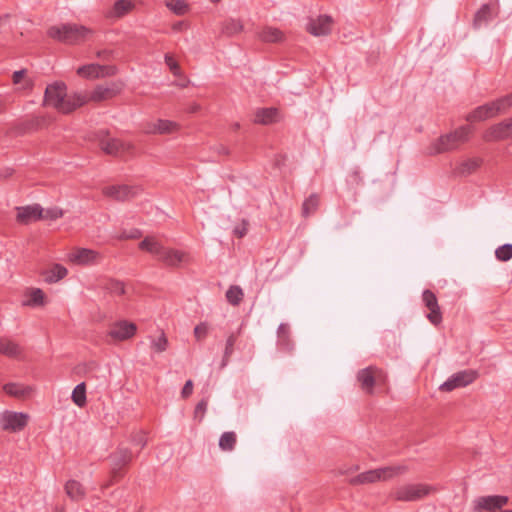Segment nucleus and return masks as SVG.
<instances>
[{
    "mask_svg": "<svg viewBox=\"0 0 512 512\" xmlns=\"http://www.w3.org/2000/svg\"><path fill=\"white\" fill-rule=\"evenodd\" d=\"M495 256L499 261H509L512 258V244H504L495 250Z\"/></svg>",
    "mask_w": 512,
    "mask_h": 512,
    "instance_id": "nucleus-43",
    "label": "nucleus"
},
{
    "mask_svg": "<svg viewBox=\"0 0 512 512\" xmlns=\"http://www.w3.org/2000/svg\"><path fill=\"white\" fill-rule=\"evenodd\" d=\"M320 199L316 193L311 194L302 204V216L309 217L319 207Z\"/></svg>",
    "mask_w": 512,
    "mask_h": 512,
    "instance_id": "nucleus-30",
    "label": "nucleus"
},
{
    "mask_svg": "<svg viewBox=\"0 0 512 512\" xmlns=\"http://www.w3.org/2000/svg\"><path fill=\"white\" fill-rule=\"evenodd\" d=\"M512 106V94L501 97L495 101L477 107L466 116L469 122L483 121L504 112Z\"/></svg>",
    "mask_w": 512,
    "mask_h": 512,
    "instance_id": "nucleus-5",
    "label": "nucleus"
},
{
    "mask_svg": "<svg viewBox=\"0 0 512 512\" xmlns=\"http://www.w3.org/2000/svg\"><path fill=\"white\" fill-rule=\"evenodd\" d=\"M28 419L26 413L5 411L0 417L1 428L5 431L19 432L27 426Z\"/></svg>",
    "mask_w": 512,
    "mask_h": 512,
    "instance_id": "nucleus-11",
    "label": "nucleus"
},
{
    "mask_svg": "<svg viewBox=\"0 0 512 512\" xmlns=\"http://www.w3.org/2000/svg\"><path fill=\"white\" fill-rule=\"evenodd\" d=\"M4 391L14 397H24L31 392L30 387H24L17 383H7L3 386Z\"/></svg>",
    "mask_w": 512,
    "mask_h": 512,
    "instance_id": "nucleus-35",
    "label": "nucleus"
},
{
    "mask_svg": "<svg viewBox=\"0 0 512 512\" xmlns=\"http://www.w3.org/2000/svg\"><path fill=\"white\" fill-rule=\"evenodd\" d=\"M508 503V497L502 495H491L478 497L474 501V510L482 511L487 510L493 512L497 509H501Z\"/></svg>",
    "mask_w": 512,
    "mask_h": 512,
    "instance_id": "nucleus-19",
    "label": "nucleus"
},
{
    "mask_svg": "<svg viewBox=\"0 0 512 512\" xmlns=\"http://www.w3.org/2000/svg\"><path fill=\"white\" fill-rule=\"evenodd\" d=\"M333 19L328 15H319L316 18H310L306 30L315 37L327 36L332 31Z\"/></svg>",
    "mask_w": 512,
    "mask_h": 512,
    "instance_id": "nucleus-15",
    "label": "nucleus"
},
{
    "mask_svg": "<svg viewBox=\"0 0 512 512\" xmlns=\"http://www.w3.org/2000/svg\"><path fill=\"white\" fill-rule=\"evenodd\" d=\"M111 55V51L109 50H102L97 53V56L103 59H109Z\"/></svg>",
    "mask_w": 512,
    "mask_h": 512,
    "instance_id": "nucleus-56",
    "label": "nucleus"
},
{
    "mask_svg": "<svg viewBox=\"0 0 512 512\" xmlns=\"http://www.w3.org/2000/svg\"><path fill=\"white\" fill-rule=\"evenodd\" d=\"M482 163L480 158H471L463 161L457 167V172L461 175H469L476 171Z\"/></svg>",
    "mask_w": 512,
    "mask_h": 512,
    "instance_id": "nucleus-32",
    "label": "nucleus"
},
{
    "mask_svg": "<svg viewBox=\"0 0 512 512\" xmlns=\"http://www.w3.org/2000/svg\"><path fill=\"white\" fill-rule=\"evenodd\" d=\"M207 406H208L207 399L200 400L198 402V404L196 405L195 410H194L195 417H199L200 420H202L203 417H204V414H205V412L207 410Z\"/></svg>",
    "mask_w": 512,
    "mask_h": 512,
    "instance_id": "nucleus-49",
    "label": "nucleus"
},
{
    "mask_svg": "<svg viewBox=\"0 0 512 512\" xmlns=\"http://www.w3.org/2000/svg\"><path fill=\"white\" fill-rule=\"evenodd\" d=\"M356 378L362 391L366 394H372L376 383L384 381L385 376L380 368L369 366L359 370Z\"/></svg>",
    "mask_w": 512,
    "mask_h": 512,
    "instance_id": "nucleus-7",
    "label": "nucleus"
},
{
    "mask_svg": "<svg viewBox=\"0 0 512 512\" xmlns=\"http://www.w3.org/2000/svg\"><path fill=\"white\" fill-rule=\"evenodd\" d=\"M72 400L78 407L86 404V385L84 382L76 385L72 392Z\"/></svg>",
    "mask_w": 512,
    "mask_h": 512,
    "instance_id": "nucleus-39",
    "label": "nucleus"
},
{
    "mask_svg": "<svg viewBox=\"0 0 512 512\" xmlns=\"http://www.w3.org/2000/svg\"><path fill=\"white\" fill-rule=\"evenodd\" d=\"M139 248L154 255L164 265L169 267H179L182 263L191 262L189 253L164 247L155 237H145L140 243Z\"/></svg>",
    "mask_w": 512,
    "mask_h": 512,
    "instance_id": "nucleus-2",
    "label": "nucleus"
},
{
    "mask_svg": "<svg viewBox=\"0 0 512 512\" xmlns=\"http://www.w3.org/2000/svg\"><path fill=\"white\" fill-rule=\"evenodd\" d=\"M433 491H435L434 487L427 484H405L397 487L391 493V497L396 501L413 502L423 499Z\"/></svg>",
    "mask_w": 512,
    "mask_h": 512,
    "instance_id": "nucleus-6",
    "label": "nucleus"
},
{
    "mask_svg": "<svg viewBox=\"0 0 512 512\" xmlns=\"http://www.w3.org/2000/svg\"><path fill=\"white\" fill-rule=\"evenodd\" d=\"M277 110L274 108H263L256 112L255 122L259 124H270L275 121Z\"/></svg>",
    "mask_w": 512,
    "mask_h": 512,
    "instance_id": "nucleus-31",
    "label": "nucleus"
},
{
    "mask_svg": "<svg viewBox=\"0 0 512 512\" xmlns=\"http://www.w3.org/2000/svg\"><path fill=\"white\" fill-rule=\"evenodd\" d=\"M239 127H240V125H239L238 123H236V124L234 125V128H235V129H238Z\"/></svg>",
    "mask_w": 512,
    "mask_h": 512,
    "instance_id": "nucleus-59",
    "label": "nucleus"
},
{
    "mask_svg": "<svg viewBox=\"0 0 512 512\" xmlns=\"http://www.w3.org/2000/svg\"><path fill=\"white\" fill-rule=\"evenodd\" d=\"M258 38L266 43H279L284 41L285 35L276 27L266 26L258 32Z\"/></svg>",
    "mask_w": 512,
    "mask_h": 512,
    "instance_id": "nucleus-24",
    "label": "nucleus"
},
{
    "mask_svg": "<svg viewBox=\"0 0 512 512\" xmlns=\"http://www.w3.org/2000/svg\"><path fill=\"white\" fill-rule=\"evenodd\" d=\"M26 73V70L22 69V70H19V71H15L13 73V83L14 84H18L20 83V81L22 80V78L24 77Z\"/></svg>",
    "mask_w": 512,
    "mask_h": 512,
    "instance_id": "nucleus-53",
    "label": "nucleus"
},
{
    "mask_svg": "<svg viewBox=\"0 0 512 512\" xmlns=\"http://www.w3.org/2000/svg\"><path fill=\"white\" fill-rule=\"evenodd\" d=\"M16 220L18 223L28 225L37 220H42V207L39 204L16 207Z\"/></svg>",
    "mask_w": 512,
    "mask_h": 512,
    "instance_id": "nucleus-20",
    "label": "nucleus"
},
{
    "mask_svg": "<svg viewBox=\"0 0 512 512\" xmlns=\"http://www.w3.org/2000/svg\"><path fill=\"white\" fill-rule=\"evenodd\" d=\"M100 149L108 155L121 157L131 154L134 146L130 142H125L117 138L105 137L99 142Z\"/></svg>",
    "mask_w": 512,
    "mask_h": 512,
    "instance_id": "nucleus-10",
    "label": "nucleus"
},
{
    "mask_svg": "<svg viewBox=\"0 0 512 512\" xmlns=\"http://www.w3.org/2000/svg\"><path fill=\"white\" fill-rule=\"evenodd\" d=\"M183 28H186V24L183 21H179L172 26L174 31H181Z\"/></svg>",
    "mask_w": 512,
    "mask_h": 512,
    "instance_id": "nucleus-55",
    "label": "nucleus"
},
{
    "mask_svg": "<svg viewBox=\"0 0 512 512\" xmlns=\"http://www.w3.org/2000/svg\"><path fill=\"white\" fill-rule=\"evenodd\" d=\"M141 192V188L138 186H109L104 188V195L113 198L117 201H127L136 197Z\"/></svg>",
    "mask_w": 512,
    "mask_h": 512,
    "instance_id": "nucleus-18",
    "label": "nucleus"
},
{
    "mask_svg": "<svg viewBox=\"0 0 512 512\" xmlns=\"http://www.w3.org/2000/svg\"><path fill=\"white\" fill-rule=\"evenodd\" d=\"M247 230H248V222L246 220H243L240 226H237L234 228V234L237 237L242 238L243 236L246 235Z\"/></svg>",
    "mask_w": 512,
    "mask_h": 512,
    "instance_id": "nucleus-51",
    "label": "nucleus"
},
{
    "mask_svg": "<svg viewBox=\"0 0 512 512\" xmlns=\"http://www.w3.org/2000/svg\"><path fill=\"white\" fill-rule=\"evenodd\" d=\"M378 482L377 470L372 469L362 472L349 480L351 485H363Z\"/></svg>",
    "mask_w": 512,
    "mask_h": 512,
    "instance_id": "nucleus-28",
    "label": "nucleus"
},
{
    "mask_svg": "<svg viewBox=\"0 0 512 512\" xmlns=\"http://www.w3.org/2000/svg\"><path fill=\"white\" fill-rule=\"evenodd\" d=\"M218 153L219 154H223V155H227L229 153L228 149L222 145H220L218 147Z\"/></svg>",
    "mask_w": 512,
    "mask_h": 512,
    "instance_id": "nucleus-58",
    "label": "nucleus"
},
{
    "mask_svg": "<svg viewBox=\"0 0 512 512\" xmlns=\"http://www.w3.org/2000/svg\"><path fill=\"white\" fill-rule=\"evenodd\" d=\"M134 8L131 0H118L113 6V14L116 17H122Z\"/></svg>",
    "mask_w": 512,
    "mask_h": 512,
    "instance_id": "nucleus-40",
    "label": "nucleus"
},
{
    "mask_svg": "<svg viewBox=\"0 0 512 512\" xmlns=\"http://www.w3.org/2000/svg\"><path fill=\"white\" fill-rule=\"evenodd\" d=\"M117 72L115 66L110 65H99V64H87L77 69V74L84 78L96 79L107 76H113Z\"/></svg>",
    "mask_w": 512,
    "mask_h": 512,
    "instance_id": "nucleus-14",
    "label": "nucleus"
},
{
    "mask_svg": "<svg viewBox=\"0 0 512 512\" xmlns=\"http://www.w3.org/2000/svg\"><path fill=\"white\" fill-rule=\"evenodd\" d=\"M137 331V326L126 320L118 321L111 325L108 336L115 341H124L132 338Z\"/></svg>",
    "mask_w": 512,
    "mask_h": 512,
    "instance_id": "nucleus-17",
    "label": "nucleus"
},
{
    "mask_svg": "<svg viewBox=\"0 0 512 512\" xmlns=\"http://www.w3.org/2000/svg\"><path fill=\"white\" fill-rule=\"evenodd\" d=\"M477 376V372L471 369L459 371L454 373L444 383H442L439 389L444 392H451L454 389L466 387L467 385L473 383Z\"/></svg>",
    "mask_w": 512,
    "mask_h": 512,
    "instance_id": "nucleus-9",
    "label": "nucleus"
},
{
    "mask_svg": "<svg viewBox=\"0 0 512 512\" xmlns=\"http://www.w3.org/2000/svg\"><path fill=\"white\" fill-rule=\"evenodd\" d=\"M104 289L109 293L117 296H121L125 293V287L123 282L115 279H108L104 285Z\"/></svg>",
    "mask_w": 512,
    "mask_h": 512,
    "instance_id": "nucleus-41",
    "label": "nucleus"
},
{
    "mask_svg": "<svg viewBox=\"0 0 512 512\" xmlns=\"http://www.w3.org/2000/svg\"><path fill=\"white\" fill-rule=\"evenodd\" d=\"M65 491L68 497L74 501H80L84 499L86 493L83 485L76 480H69L65 484Z\"/></svg>",
    "mask_w": 512,
    "mask_h": 512,
    "instance_id": "nucleus-26",
    "label": "nucleus"
},
{
    "mask_svg": "<svg viewBox=\"0 0 512 512\" xmlns=\"http://www.w3.org/2000/svg\"><path fill=\"white\" fill-rule=\"evenodd\" d=\"M237 436L235 432H224L219 439V447L223 451H232L236 445Z\"/></svg>",
    "mask_w": 512,
    "mask_h": 512,
    "instance_id": "nucleus-34",
    "label": "nucleus"
},
{
    "mask_svg": "<svg viewBox=\"0 0 512 512\" xmlns=\"http://www.w3.org/2000/svg\"><path fill=\"white\" fill-rule=\"evenodd\" d=\"M471 128L469 126H461L455 131L440 136L436 141L427 148L429 155L441 154L457 149L461 144L469 139Z\"/></svg>",
    "mask_w": 512,
    "mask_h": 512,
    "instance_id": "nucleus-3",
    "label": "nucleus"
},
{
    "mask_svg": "<svg viewBox=\"0 0 512 512\" xmlns=\"http://www.w3.org/2000/svg\"><path fill=\"white\" fill-rule=\"evenodd\" d=\"M179 77V80L177 82H175V85L180 87V88H185L188 86L189 84V80L184 77V75L181 73V76H178Z\"/></svg>",
    "mask_w": 512,
    "mask_h": 512,
    "instance_id": "nucleus-54",
    "label": "nucleus"
},
{
    "mask_svg": "<svg viewBox=\"0 0 512 512\" xmlns=\"http://www.w3.org/2000/svg\"><path fill=\"white\" fill-rule=\"evenodd\" d=\"M131 442L135 445H139L141 448L145 447L147 440L143 432H139L132 436Z\"/></svg>",
    "mask_w": 512,
    "mask_h": 512,
    "instance_id": "nucleus-50",
    "label": "nucleus"
},
{
    "mask_svg": "<svg viewBox=\"0 0 512 512\" xmlns=\"http://www.w3.org/2000/svg\"><path fill=\"white\" fill-rule=\"evenodd\" d=\"M68 274V270L61 264H54L48 271L44 273V279L47 283H56Z\"/></svg>",
    "mask_w": 512,
    "mask_h": 512,
    "instance_id": "nucleus-27",
    "label": "nucleus"
},
{
    "mask_svg": "<svg viewBox=\"0 0 512 512\" xmlns=\"http://www.w3.org/2000/svg\"><path fill=\"white\" fill-rule=\"evenodd\" d=\"M243 30V24L238 19H227L221 25V33L226 36H234Z\"/></svg>",
    "mask_w": 512,
    "mask_h": 512,
    "instance_id": "nucleus-29",
    "label": "nucleus"
},
{
    "mask_svg": "<svg viewBox=\"0 0 512 512\" xmlns=\"http://www.w3.org/2000/svg\"><path fill=\"white\" fill-rule=\"evenodd\" d=\"M236 341H237V334L231 333L226 340L223 359L221 362V368H224L228 364L229 359H230L231 355L233 354L234 345H235Z\"/></svg>",
    "mask_w": 512,
    "mask_h": 512,
    "instance_id": "nucleus-38",
    "label": "nucleus"
},
{
    "mask_svg": "<svg viewBox=\"0 0 512 512\" xmlns=\"http://www.w3.org/2000/svg\"><path fill=\"white\" fill-rule=\"evenodd\" d=\"M179 128L180 126L177 122L158 119L147 132L153 134H172L177 132Z\"/></svg>",
    "mask_w": 512,
    "mask_h": 512,
    "instance_id": "nucleus-25",
    "label": "nucleus"
},
{
    "mask_svg": "<svg viewBox=\"0 0 512 512\" xmlns=\"http://www.w3.org/2000/svg\"><path fill=\"white\" fill-rule=\"evenodd\" d=\"M47 34L57 41L77 44L84 41L91 34V30L83 25L63 24L50 27Z\"/></svg>",
    "mask_w": 512,
    "mask_h": 512,
    "instance_id": "nucleus-4",
    "label": "nucleus"
},
{
    "mask_svg": "<svg viewBox=\"0 0 512 512\" xmlns=\"http://www.w3.org/2000/svg\"><path fill=\"white\" fill-rule=\"evenodd\" d=\"M422 300L425 307L429 310L427 319L431 324L435 326L439 325L443 318L435 293L428 289L424 290L422 293Z\"/></svg>",
    "mask_w": 512,
    "mask_h": 512,
    "instance_id": "nucleus-16",
    "label": "nucleus"
},
{
    "mask_svg": "<svg viewBox=\"0 0 512 512\" xmlns=\"http://www.w3.org/2000/svg\"><path fill=\"white\" fill-rule=\"evenodd\" d=\"M208 324L206 322H202L195 326L194 328V336L197 339V341H201L204 339L208 334Z\"/></svg>",
    "mask_w": 512,
    "mask_h": 512,
    "instance_id": "nucleus-48",
    "label": "nucleus"
},
{
    "mask_svg": "<svg viewBox=\"0 0 512 512\" xmlns=\"http://www.w3.org/2000/svg\"><path fill=\"white\" fill-rule=\"evenodd\" d=\"M199 109H200V105H199V104H197V103H194V104H192V105L189 107V109H188V110H189V112H190V113H195V112H197Z\"/></svg>",
    "mask_w": 512,
    "mask_h": 512,
    "instance_id": "nucleus-57",
    "label": "nucleus"
},
{
    "mask_svg": "<svg viewBox=\"0 0 512 512\" xmlns=\"http://www.w3.org/2000/svg\"><path fill=\"white\" fill-rule=\"evenodd\" d=\"M166 7L176 15H184L188 11V4L184 0H167Z\"/></svg>",
    "mask_w": 512,
    "mask_h": 512,
    "instance_id": "nucleus-42",
    "label": "nucleus"
},
{
    "mask_svg": "<svg viewBox=\"0 0 512 512\" xmlns=\"http://www.w3.org/2000/svg\"><path fill=\"white\" fill-rule=\"evenodd\" d=\"M503 512H512V510H505V511H503Z\"/></svg>",
    "mask_w": 512,
    "mask_h": 512,
    "instance_id": "nucleus-61",
    "label": "nucleus"
},
{
    "mask_svg": "<svg viewBox=\"0 0 512 512\" xmlns=\"http://www.w3.org/2000/svg\"><path fill=\"white\" fill-rule=\"evenodd\" d=\"M111 484L123 477V467L132 461V452L128 448H118L110 455Z\"/></svg>",
    "mask_w": 512,
    "mask_h": 512,
    "instance_id": "nucleus-8",
    "label": "nucleus"
},
{
    "mask_svg": "<svg viewBox=\"0 0 512 512\" xmlns=\"http://www.w3.org/2000/svg\"><path fill=\"white\" fill-rule=\"evenodd\" d=\"M378 481H388L394 477L405 474L408 471L406 465H394L377 468Z\"/></svg>",
    "mask_w": 512,
    "mask_h": 512,
    "instance_id": "nucleus-23",
    "label": "nucleus"
},
{
    "mask_svg": "<svg viewBox=\"0 0 512 512\" xmlns=\"http://www.w3.org/2000/svg\"><path fill=\"white\" fill-rule=\"evenodd\" d=\"M165 63L169 67L170 71L173 73L174 76H181V69L179 64L174 60V58L170 54H166L165 57Z\"/></svg>",
    "mask_w": 512,
    "mask_h": 512,
    "instance_id": "nucleus-47",
    "label": "nucleus"
},
{
    "mask_svg": "<svg viewBox=\"0 0 512 512\" xmlns=\"http://www.w3.org/2000/svg\"><path fill=\"white\" fill-rule=\"evenodd\" d=\"M68 260L76 265H95L102 260L99 252L88 248H75L68 254Z\"/></svg>",
    "mask_w": 512,
    "mask_h": 512,
    "instance_id": "nucleus-12",
    "label": "nucleus"
},
{
    "mask_svg": "<svg viewBox=\"0 0 512 512\" xmlns=\"http://www.w3.org/2000/svg\"><path fill=\"white\" fill-rule=\"evenodd\" d=\"M41 215L44 220H57L63 216V210L59 207L42 208Z\"/></svg>",
    "mask_w": 512,
    "mask_h": 512,
    "instance_id": "nucleus-44",
    "label": "nucleus"
},
{
    "mask_svg": "<svg viewBox=\"0 0 512 512\" xmlns=\"http://www.w3.org/2000/svg\"><path fill=\"white\" fill-rule=\"evenodd\" d=\"M29 299L24 302L26 306H43L45 304V294L39 288H34L29 293Z\"/></svg>",
    "mask_w": 512,
    "mask_h": 512,
    "instance_id": "nucleus-37",
    "label": "nucleus"
},
{
    "mask_svg": "<svg viewBox=\"0 0 512 512\" xmlns=\"http://www.w3.org/2000/svg\"><path fill=\"white\" fill-rule=\"evenodd\" d=\"M123 86L122 82H112L109 85H98L89 96L86 95L87 102H101L111 99L121 93Z\"/></svg>",
    "mask_w": 512,
    "mask_h": 512,
    "instance_id": "nucleus-13",
    "label": "nucleus"
},
{
    "mask_svg": "<svg viewBox=\"0 0 512 512\" xmlns=\"http://www.w3.org/2000/svg\"><path fill=\"white\" fill-rule=\"evenodd\" d=\"M491 17V7L489 4H483L480 9L475 13L473 25L475 28L481 27L487 23Z\"/></svg>",
    "mask_w": 512,
    "mask_h": 512,
    "instance_id": "nucleus-33",
    "label": "nucleus"
},
{
    "mask_svg": "<svg viewBox=\"0 0 512 512\" xmlns=\"http://www.w3.org/2000/svg\"><path fill=\"white\" fill-rule=\"evenodd\" d=\"M87 103L85 94H67V87L62 82H55L46 87L44 104L55 108L58 112L68 114Z\"/></svg>",
    "mask_w": 512,
    "mask_h": 512,
    "instance_id": "nucleus-1",
    "label": "nucleus"
},
{
    "mask_svg": "<svg viewBox=\"0 0 512 512\" xmlns=\"http://www.w3.org/2000/svg\"><path fill=\"white\" fill-rule=\"evenodd\" d=\"M167 347H168V339L163 332L158 337V339L153 340L152 344H151V348L157 353L164 352L167 349Z\"/></svg>",
    "mask_w": 512,
    "mask_h": 512,
    "instance_id": "nucleus-45",
    "label": "nucleus"
},
{
    "mask_svg": "<svg viewBox=\"0 0 512 512\" xmlns=\"http://www.w3.org/2000/svg\"><path fill=\"white\" fill-rule=\"evenodd\" d=\"M193 392V382L192 380H187L184 384L181 395L183 398H188Z\"/></svg>",
    "mask_w": 512,
    "mask_h": 512,
    "instance_id": "nucleus-52",
    "label": "nucleus"
},
{
    "mask_svg": "<svg viewBox=\"0 0 512 512\" xmlns=\"http://www.w3.org/2000/svg\"><path fill=\"white\" fill-rule=\"evenodd\" d=\"M512 136L510 120L503 121L490 127L483 135L485 141H497Z\"/></svg>",
    "mask_w": 512,
    "mask_h": 512,
    "instance_id": "nucleus-21",
    "label": "nucleus"
},
{
    "mask_svg": "<svg viewBox=\"0 0 512 512\" xmlns=\"http://www.w3.org/2000/svg\"><path fill=\"white\" fill-rule=\"evenodd\" d=\"M277 334H278L279 341L282 344L287 345L288 344V340H289V334H290L289 325L285 324V323H281L278 326Z\"/></svg>",
    "mask_w": 512,
    "mask_h": 512,
    "instance_id": "nucleus-46",
    "label": "nucleus"
},
{
    "mask_svg": "<svg viewBox=\"0 0 512 512\" xmlns=\"http://www.w3.org/2000/svg\"><path fill=\"white\" fill-rule=\"evenodd\" d=\"M243 297V290L237 285L230 286L226 291V299L233 306H238L242 302Z\"/></svg>",
    "mask_w": 512,
    "mask_h": 512,
    "instance_id": "nucleus-36",
    "label": "nucleus"
},
{
    "mask_svg": "<svg viewBox=\"0 0 512 512\" xmlns=\"http://www.w3.org/2000/svg\"><path fill=\"white\" fill-rule=\"evenodd\" d=\"M0 354L9 358H20L23 348L10 338L0 337Z\"/></svg>",
    "mask_w": 512,
    "mask_h": 512,
    "instance_id": "nucleus-22",
    "label": "nucleus"
},
{
    "mask_svg": "<svg viewBox=\"0 0 512 512\" xmlns=\"http://www.w3.org/2000/svg\"><path fill=\"white\" fill-rule=\"evenodd\" d=\"M213 3H217L219 2L220 0H211Z\"/></svg>",
    "mask_w": 512,
    "mask_h": 512,
    "instance_id": "nucleus-60",
    "label": "nucleus"
}]
</instances>
